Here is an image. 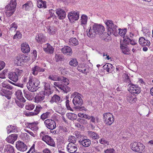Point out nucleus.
<instances>
[{"mask_svg": "<svg viewBox=\"0 0 153 153\" xmlns=\"http://www.w3.org/2000/svg\"><path fill=\"white\" fill-rule=\"evenodd\" d=\"M54 85L65 93H67L71 91L70 88H68L65 86H64L63 84H61L59 82H55L54 83Z\"/></svg>", "mask_w": 153, "mask_h": 153, "instance_id": "12", "label": "nucleus"}, {"mask_svg": "<svg viewBox=\"0 0 153 153\" xmlns=\"http://www.w3.org/2000/svg\"><path fill=\"white\" fill-rule=\"evenodd\" d=\"M62 101V100L59 96L56 94H54L51 97L50 102L51 103H53L55 102L59 105Z\"/></svg>", "mask_w": 153, "mask_h": 153, "instance_id": "21", "label": "nucleus"}, {"mask_svg": "<svg viewBox=\"0 0 153 153\" xmlns=\"http://www.w3.org/2000/svg\"><path fill=\"white\" fill-rule=\"evenodd\" d=\"M12 94V92L7 89L2 88L0 91V95L2 96H4L7 99L9 100L11 98L10 96Z\"/></svg>", "mask_w": 153, "mask_h": 153, "instance_id": "16", "label": "nucleus"}, {"mask_svg": "<svg viewBox=\"0 0 153 153\" xmlns=\"http://www.w3.org/2000/svg\"><path fill=\"white\" fill-rule=\"evenodd\" d=\"M17 134H11L6 138V140L8 143L13 144L14 141L17 139Z\"/></svg>", "mask_w": 153, "mask_h": 153, "instance_id": "27", "label": "nucleus"}, {"mask_svg": "<svg viewBox=\"0 0 153 153\" xmlns=\"http://www.w3.org/2000/svg\"><path fill=\"white\" fill-rule=\"evenodd\" d=\"M23 72L22 70L16 69L15 72H10L9 73L8 78L13 82H16L18 80L19 76L21 75Z\"/></svg>", "mask_w": 153, "mask_h": 153, "instance_id": "5", "label": "nucleus"}, {"mask_svg": "<svg viewBox=\"0 0 153 153\" xmlns=\"http://www.w3.org/2000/svg\"><path fill=\"white\" fill-rule=\"evenodd\" d=\"M7 72V71L5 70L2 73H0V78L1 79L5 78V76Z\"/></svg>", "mask_w": 153, "mask_h": 153, "instance_id": "61", "label": "nucleus"}, {"mask_svg": "<svg viewBox=\"0 0 153 153\" xmlns=\"http://www.w3.org/2000/svg\"><path fill=\"white\" fill-rule=\"evenodd\" d=\"M81 105H78L76 106H75L74 108L76 109H78L79 111H82L83 110L86 111L85 108L84 106H81Z\"/></svg>", "mask_w": 153, "mask_h": 153, "instance_id": "57", "label": "nucleus"}, {"mask_svg": "<svg viewBox=\"0 0 153 153\" xmlns=\"http://www.w3.org/2000/svg\"><path fill=\"white\" fill-rule=\"evenodd\" d=\"M72 102L75 106L82 105L83 103V101L81 97H77L74 98Z\"/></svg>", "mask_w": 153, "mask_h": 153, "instance_id": "20", "label": "nucleus"}, {"mask_svg": "<svg viewBox=\"0 0 153 153\" xmlns=\"http://www.w3.org/2000/svg\"><path fill=\"white\" fill-rule=\"evenodd\" d=\"M131 145V149L133 151L140 153L142 152L145 147L143 144L138 142H134Z\"/></svg>", "mask_w": 153, "mask_h": 153, "instance_id": "7", "label": "nucleus"}, {"mask_svg": "<svg viewBox=\"0 0 153 153\" xmlns=\"http://www.w3.org/2000/svg\"><path fill=\"white\" fill-rule=\"evenodd\" d=\"M120 48L121 50L122 53L125 54H128L130 51L129 49L127 46L124 45V44L121 41L120 42Z\"/></svg>", "mask_w": 153, "mask_h": 153, "instance_id": "24", "label": "nucleus"}, {"mask_svg": "<svg viewBox=\"0 0 153 153\" xmlns=\"http://www.w3.org/2000/svg\"><path fill=\"white\" fill-rule=\"evenodd\" d=\"M31 152V153H42L40 152H37V151L35 150V145L33 144L29 150L26 153H30Z\"/></svg>", "mask_w": 153, "mask_h": 153, "instance_id": "47", "label": "nucleus"}, {"mask_svg": "<svg viewBox=\"0 0 153 153\" xmlns=\"http://www.w3.org/2000/svg\"><path fill=\"white\" fill-rule=\"evenodd\" d=\"M16 147L17 149L22 152L26 151L27 149L26 145L24 143L20 141L16 142Z\"/></svg>", "mask_w": 153, "mask_h": 153, "instance_id": "13", "label": "nucleus"}, {"mask_svg": "<svg viewBox=\"0 0 153 153\" xmlns=\"http://www.w3.org/2000/svg\"><path fill=\"white\" fill-rule=\"evenodd\" d=\"M45 90L44 91H42L45 92L47 94V96H49L52 93L50 88V83L47 82H44Z\"/></svg>", "mask_w": 153, "mask_h": 153, "instance_id": "22", "label": "nucleus"}, {"mask_svg": "<svg viewBox=\"0 0 153 153\" xmlns=\"http://www.w3.org/2000/svg\"><path fill=\"white\" fill-rule=\"evenodd\" d=\"M77 121L82 124H85L87 123V120L84 119L79 118Z\"/></svg>", "mask_w": 153, "mask_h": 153, "instance_id": "56", "label": "nucleus"}, {"mask_svg": "<svg viewBox=\"0 0 153 153\" xmlns=\"http://www.w3.org/2000/svg\"><path fill=\"white\" fill-rule=\"evenodd\" d=\"M67 151L69 153H74L77 150V147L75 144L69 143L67 146Z\"/></svg>", "mask_w": 153, "mask_h": 153, "instance_id": "15", "label": "nucleus"}, {"mask_svg": "<svg viewBox=\"0 0 153 153\" xmlns=\"http://www.w3.org/2000/svg\"><path fill=\"white\" fill-rule=\"evenodd\" d=\"M37 7L39 8L43 7L44 8H47L46 2L42 0H37Z\"/></svg>", "mask_w": 153, "mask_h": 153, "instance_id": "32", "label": "nucleus"}, {"mask_svg": "<svg viewBox=\"0 0 153 153\" xmlns=\"http://www.w3.org/2000/svg\"><path fill=\"white\" fill-rule=\"evenodd\" d=\"M66 115L69 120L72 121L76 120L77 118V116L76 114L72 113H68Z\"/></svg>", "mask_w": 153, "mask_h": 153, "instance_id": "35", "label": "nucleus"}, {"mask_svg": "<svg viewBox=\"0 0 153 153\" xmlns=\"http://www.w3.org/2000/svg\"><path fill=\"white\" fill-rule=\"evenodd\" d=\"M105 24L107 26L108 34L109 35L111 34L115 36L117 35V26L114 25L112 21L108 20Z\"/></svg>", "mask_w": 153, "mask_h": 153, "instance_id": "3", "label": "nucleus"}, {"mask_svg": "<svg viewBox=\"0 0 153 153\" xmlns=\"http://www.w3.org/2000/svg\"><path fill=\"white\" fill-rule=\"evenodd\" d=\"M22 34H20L19 32H17L16 34L14 35L13 38L14 39H20L21 38Z\"/></svg>", "mask_w": 153, "mask_h": 153, "instance_id": "58", "label": "nucleus"}, {"mask_svg": "<svg viewBox=\"0 0 153 153\" xmlns=\"http://www.w3.org/2000/svg\"><path fill=\"white\" fill-rule=\"evenodd\" d=\"M24 102H22L20 100H16V103L18 106L19 107H22L24 105L23 103Z\"/></svg>", "mask_w": 153, "mask_h": 153, "instance_id": "54", "label": "nucleus"}, {"mask_svg": "<svg viewBox=\"0 0 153 153\" xmlns=\"http://www.w3.org/2000/svg\"><path fill=\"white\" fill-rule=\"evenodd\" d=\"M23 136H22V138L24 140H28L29 138V136L26 133H23Z\"/></svg>", "mask_w": 153, "mask_h": 153, "instance_id": "63", "label": "nucleus"}, {"mask_svg": "<svg viewBox=\"0 0 153 153\" xmlns=\"http://www.w3.org/2000/svg\"><path fill=\"white\" fill-rule=\"evenodd\" d=\"M32 6V2L30 1H29L23 5V7L27 10H28L30 7H31Z\"/></svg>", "mask_w": 153, "mask_h": 153, "instance_id": "42", "label": "nucleus"}, {"mask_svg": "<svg viewBox=\"0 0 153 153\" xmlns=\"http://www.w3.org/2000/svg\"><path fill=\"white\" fill-rule=\"evenodd\" d=\"M88 134L90 137L94 139H98L100 138L99 135L95 132L91 131H88Z\"/></svg>", "mask_w": 153, "mask_h": 153, "instance_id": "34", "label": "nucleus"}, {"mask_svg": "<svg viewBox=\"0 0 153 153\" xmlns=\"http://www.w3.org/2000/svg\"><path fill=\"white\" fill-rule=\"evenodd\" d=\"M15 95L17 99L20 100L22 102H25V100L22 96V93L20 90H19L16 91Z\"/></svg>", "mask_w": 153, "mask_h": 153, "instance_id": "30", "label": "nucleus"}, {"mask_svg": "<svg viewBox=\"0 0 153 153\" xmlns=\"http://www.w3.org/2000/svg\"><path fill=\"white\" fill-rule=\"evenodd\" d=\"M61 52L64 54L71 56L72 54L71 48L70 47L66 46L61 49Z\"/></svg>", "mask_w": 153, "mask_h": 153, "instance_id": "14", "label": "nucleus"}, {"mask_svg": "<svg viewBox=\"0 0 153 153\" xmlns=\"http://www.w3.org/2000/svg\"><path fill=\"white\" fill-rule=\"evenodd\" d=\"M39 81L36 78H30L27 83V86L28 90L32 92L36 91L39 87Z\"/></svg>", "mask_w": 153, "mask_h": 153, "instance_id": "2", "label": "nucleus"}, {"mask_svg": "<svg viewBox=\"0 0 153 153\" xmlns=\"http://www.w3.org/2000/svg\"><path fill=\"white\" fill-rule=\"evenodd\" d=\"M105 123L108 125H111L114 121V118L113 117H109L105 119Z\"/></svg>", "mask_w": 153, "mask_h": 153, "instance_id": "41", "label": "nucleus"}, {"mask_svg": "<svg viewBox=\"0 0 153 153\" xmlns=\"http://www.w3.org/2000/svg\"><path fill=\"white\" fill-rule=\"evenodd\" d=\"M79 12L74 11H71L69 12L68 15V17L69 20L71 22L77 20L79 18Z\"/></svg>", "mask_w": 153, "mask_h": 153, "instance_id": "9", "label": "nucleus"}, {"mask_svg": "<svg viewBox=\"0 0 153 153\" xmlns=\"http://www.w3.org/2000/svg\"><path fill=\"white\" fill-rule=\"evenodd\" d=\"M130 38L128 36L126 37L125 38H124L123 41V43L124 44V45L127 46L130 43Z\"/></svg>", "mask_w": 153, "mask_h": 153, "instance_id": "48", "label": "nucleus"}, {"mask_svg": "<svg viewBox=\"0 0 153 153\" xmlns=\"http://www.w3.org/2000/svg\"><path fill=\"white\" fill-rule=\"evenodd\" d=\"M69 64L71 65L74 67H76L78 65V62L76 59H72L69 62Z\"/></svg>", "mask_w": 153, "mask_h": 153, "instance_id": "44", "label": "nucleus"}, {"mask_svg": "<svg viewBox=\"0 0 153 153\" xmlns=\"http://www.w3.org/2000/svg\"><path fill=\"white\" fill-rule=\"evenodd\" d=\"M55 59L56 62L63 61L65 59L64 56L61 54H56Z\"/></svg>", "mask_w": 153, "mask_h": 153, "instance_id": "37", "label": "nucleus"}, {"mask_svg": "<svg viewBox=\"0 0 153 153\" xmlns=\"http://www.w3.org/2000/svg\"><path fill=\"white\" fill-rule=\"evenodd\" d=\"M108 69L107 70L108 72H111L113 71L114 69V67L111 64L108 63Z\"/></svg>", "mask_w": 153, "mask_h": 153, "instance_id": "51", "label": "nucleus"}, {"mask_svg": "<svg viewBox=\"0 0 153 153\" xmlns=\"http://www.w3.org/2000/svg\"><path fill=\"white\" fill-rule=\"evenodd\" d=\"M45 96H47V94L43 91H41L36 95L35 97V102L37 103H41L42 102H45L44 101H43L45 99Z\"/></svg>", "mask_w": 153, "mask_h": 153, "instance_id": "10", "label": "nucleus"}, {"mask_svg": "<svg viewBox=\"0 0 153 153\" xmlns=\"http://www.w3.org/2000/svg\"><path fill=\"white\" fill-rule=\"evenodd\" d=\"M42 109V107L40 105H38L36 106L35 109L34 111L31 112L29 114V115L30 116L35 115L38 114L40 111Z\"/></svg>", "mask_w": 153, "mask_h": 153, "instance_id": "29", "label": "nucleus"}, {"mask_svg": "<svg viewBox=\"0 0 153 153\" xmlns=\"http://www.w3.org/2000/svg\"><path fill=\"white\" fill-rule=\"evenodd\" d=\"M24 96L25 98L29 100H32V97L31 93L27 91L24 90L23 91Z\"/></svg>", "mask_w": 153, "mask_h": 153, "instance_id": "39", "label": "nucleus"}, {"mask_svg": "<svg viewBox=\"0 0 153 153\" xmlns=\"http://www.w3.org/2000/svg\"><path fill=\"white\" fill-rule=\"evenodd\" d=\"M68 140L69 142H70L69 143L75 144L76 141V139L75 136L71 135L69 137Z\"/></svg>", "mask_w": 153, "mask_h": 153, "instance_id": "43", "label": "nucleus"}, {"mask_svg": "<svg viewBox=\"0 0 153 153\" xmlns=\"http://www.w3.org/2000/svg\"><path fill=\"white\" fill-rule=\"evenodd\" d=\"M88 17L85 14L82 15L81 17L80 23L81 25H85L87 24Z\"/></svg>", "mask_w": 153, "mask_h": 153, "instance_id": "38", "label": "nucleus"}, {"mask_svg": "<svg viewBox=\"0 0 153 153\" xmlns=\"http://www.w3.org/2000/svg\"><path fill=\"white\" fill-rule=\"evenodd\" d=\"M79 142L80 144L85 147L89 146L91 144V141L89 139H86L84 137L80 139Z\"/></svg>", "mask_w": 153, "mask_h": 153, "instance_id": "19", "label": "nucleus"}, {"mask_svg": "<svg viewBox=\"0 0 153 153\" xmlns=\"http://www.w3.org/2000/svg\"><path fill=\"white\" fill-rule=\"evenodd\" d=\"M48 28L47 32L50 34H53L55 33V29L50 27H48Z\"/></svg>", "mask_w": 153, "mask_h": 153, "instance_id": "52", "label": "nucleus"}, {"mask_svg": "<svg viewBox=\"0 0 153 153\" xmlns=\"http://www.w3.org/2000/svg\"><path fill=\"white\" fill-rule=\"evenodd\" d=\"M14 62L17 66H21L22 65H23L24 63V59L22 55L16 57L14 60Z\"/></svg>", "mask_w": 153, "mask_h": 153, "instance_id": "25", "label": "nucleus"}, {"mask_svg": "<svg viewBox=\"0 0 153 153\" xmlns=\"http://www.w3.org/2000/svg\"><path fill=\"white\" fill-rule=\"evenodd\" d=\"M4 153H15L13 147L9 144L5 146Z\"/></svg>", "mask_w": 153, "mask_h": 153, "instance_id": "26", "label": "nucleus"}, {"mask_svg": "<svg viewBox=\"0 0 153 153\" xmlns=\"http://www.w3.org/2000/svg\"><path fill=\"white\" fill-rule=\"evenodd\" d=\"M45 68H41L37 65H35L32 68V74L34 75H36L39 72H44Z\"/></svg>", "mask_w": 153, "mask_h": 153, "instance_id": "17", "label": "nucleus"}, {"mask_svg": "<svg viewBox=\"0 0 153 153\" xmlns=\"http://www.w3.org/2000/svg\"><path fill=\"white\" fill-rule=\"evenodd\" d=\"M2 87L11 90L13 88V87L8 84H7L6 82H4L2 83Z\"/></svg>", "mask_w": 153, "mask_h": 153, "instance_id": "49", "label": "nucleus"}, {"mask_svg": "<svg viewBox=\"0 0 153 153\" xmlns=\"http://www.w3.org/2000/svg\"><path fill=\"white\" fill-rule=\"evenodd\" d=\"M119 30L118 34L121 36H124L127 31V30L126 28L124 29H118Z\"/></svg>", "mask_w": 153, "mask_h": 153, "instance_id": "46", "label": "nucleus"}, {"mask_svg": "<svg viewBox=\"0 0 153 153\" xmlns=\"http://www.w3.org/2000/svg\"><path fill=\"white\" fill-rule=\"evenodd\" d=\"M51 115V112H47L45 113L42 114L41 116V119L42 120H44L46 119L49 118Z\"/></svg>", "mask_w": 153, "mask_h": 153, "instance_id": "40", "label": "nucleus"}, {"mask_svg": "<svg viewBox=\"0 0 153 153\" xmlns=\"http://www.w3.org/2000/svg\"><path fill=\"white\" fill-rule=\"evenodd\" d=\"M56 13L59 19H62L65 18L66 13L65 11L63 10L58 8L56 10Z\"/></svg>", "mask_w": 153, "mask_h": 153, "instance_id": "18", "label": "nucleus"}, {"mask_svg": "<svg viewBox=\"0 0 153 153\" xmlns=\"http://www.w3.org/2000/svg\"><path fill=\"white\" fill-rule=\"evenodd\" d=\"M89 67L88 65L86 67L84 66L83 67L81 68L82 70L81 71V72H82V73L86 75L89 72Z\"/></svg>", "mask_w": 153, "mask_h": 153, "instance_id": "45", "label": "nucleus"}, {"mask_svg": "<svg viewBox=\"0 0 153 153\" xmlns=\"http://www.w3.org/2000/svg\"><path fill=\"white\" fill-rule=\"evenodd\" d=\"M36 39L38 42L41 43L45 42V37L43 34H39L37 36H36Z\"/></svg>", "mask_w": 153, "mask_h": 153, "instance_id": "33", "label": "nucleus"}, {"mask_svg": "<svg viewBox=\"0 0 153 153\" xmlns=\"http://www.w3.org/2000/svg\"><path fill=\"white\" fill-rule=\"evenodd\" d=\"M104 27L100 24L94 23L92 27H89L87 31V35L90 37H94L97 34H102L104 31Z\"/></svg>", "mask_w": 153, "mask_h": 153, "instance_id": "1", "label": "nucleus"}, {"mask_svg": "<svg viewBox=\"0 0 153 153\" xmlns=\"http://www.w3.org/2000/svg\"><path fill=\"white\" fill-rule=\"evenodd\" d=\"M99 142L100 143L103 145L106 144H107L108 145V142L104 138H102L99 140Z\"/></svg>", "mask_w": 153, "mask_h": 153, "instance_id": "59", "label": "nucleus"}, {"mask_svg": "<svg viewBox=\"0 0 153 153\" xmlns=\"http://www.w3.org/2000/svg\"><path fill=\"white\" fill-rule=\"evenodd\" d=\"M69 100H67L66 101V106L68 110H70L71 111H73L71 108L70 107L69 104Z\"/></svg>", "mask_w": 153, "mask_h": 153, "instance_id": "62", "label": "nucleus"}, {"mask_svg": "<svg viewBox=\"0 0 153 153\" xmlns=\"http://www.w3.org/2000/svg\"><path fill=\"white\" fill-rule=\"evenodd\" d=\"M60 80L61 82V84H63L64 86H65L67 87L70 88L67 85H68L69 83V80L67 78L62 77V78H60Z\"/></svg>", "mask_w": 153, "mask_h": 153, "instance_id": "36", "label": "nucleus"}, {"mask_svg": "<svg viewBox=\"0 0 153 153\" xmlns=\"http://www.w3.org/2000/svg\"><path fill=\"white\" fill-rule=\"evenodd\" d=\"M40 137L42 140L45 141L48 145L53 147H54L55 143L53 139L48 135L46 134L45 132L42 131L41 132Z\"/></svg>", "mask_w": 153, "mask_h": 153, "instance_id": "6", "label": "nucleus"}, {"mask_svg": "<svg viewBox=\"0 0 153 153\" xmlns=\"http://www.w3.org/2000/svg\"><path fill=\"white\" fill-rule=\"evenodd\" d=\"M139 42L140 45L142 46H147L149 47L150 45L149 41L146 40L143 37H141L139 38Z\"/></svg>", "mask_w": 153, "mask_h": 153, "instance_id": "23", "label": "nucleus"}, {"mask_svg": "<svg viewBox=\"0 0 153 153\" xmlns=\"http://www.w3.org/2000/svg\"><path fill=\"white\" fill-rule=\"evenodd\" d=\"M16 6V1L11 0L9 4L7 5L5 9L6 10L5 13L6 15L8 17H10L14 13Z\"/></svg>", "mask_w": 153, "mask_h": 153, "instance_id": "4", "label": "nucleus"}, {"mask_svg": "<svg viewBox=\"0 0 153 153\" xmlns=\"http://www.w3.org/2000/svg\"><path fill=\"white\" fill-rule=\"evenodd\" d=\"M35 105L33 104H28L25 106L26 109L28 110H31L34 108Z\"/></svg>", "mask_w": 153, "mask_h": 153, "instance_id": "53", "label": "nucleus"}, {"mask_svg": "<svg viewBox=\"0 0 153 153\" xmlns=\"http://www.w3.org/2000/svg\"><path fill=\"white\" fill-rule=\"evenodd\" d=\"M105 153H115V150L113 148H109L105 150L104 152Z\"/></svg>", "mask_w": 153, "mask_h": 153, "instance_id": "55", "label": "nucleus"}, {"mask_svg": "<svg viewBox=\"0 0 153 153\" xmlns=\"http://www.w3.org/2000/svg\"><path fill=\"white\" fill-rule=\"evenodd\" d=\"M21 50L24 53H28L30 51L28 45L26 43H23L21 45Z\"/></svg>", "mask_w": 153, "mask_h": 153, "instance_id": "28", "label": "nucleus"}, {"mask_svg": "<svg viewBox=\"0 0 153 153\" xmlns=\"http://www.w3.org/2000/svg\"><path fill=\"white\" fill-rule=\"evenodd\" d=\"M36 122H35L33 123H28L27 126L30 128H32L36 125Z\"/></svg>", "mask_w": 153, "mask_h": 153, "instance_id": "60", "label": "nucleus"}, {"mask_svg": "<svg viewBox=\"0 0 153 153\" xmlns=\"http://www.w3.org/2000/svg\"><path fill=\"white\" fill-rule=\"evenodd\" d=\"M44 123L46 127L51 130H53L56 128V123L53 120L51 119H47L45 121Z\"/></svg>", "mask_w": 153, "mask_h": 153, "instance_id": "8", "label": "nucleus"}, {"mask_svg": "<svg viewBox=\"0 0 153 153\" xmlns=\"http://www.w3.org/2000/svg\"><path fill=\"white\" fill-rule=\"evenodd\" d=\"M69 42L72 43L75 46L78 45L79 44L78 41L75 38H71L69 40Z\"/></svg>", "mask_w": 153, "mask_h": 153, "instance_id": "50", "label": "nucleus"}, {"mask_svg": "<svg viewBox=\"0 0 153 153\" xmlns=\"http://www.w3.org/2000/svg\"><path fill=\"white\" fill-rule=\"evenodd\" d=\"M32 54L33 59H35L37 56V51L36 50H33L32 53Z\"/></svg>", "mask_w": 153, "mask_h": 153, "instance_id": "64", "label": "nucleus"}, {"mask_svg": "<svg viewBox=\"0 0 153 153\" xmlns=\"http://www.w3.org/2000/svg\"><path fill=\"white\" fill-rule=\"evenodd\" d=\"M129 87V91L132 93L133 94H139L141 91L140 88L137 85H134L132 83Z\"/></svg>", "mask_w": 153, "mask_h": 153, "instance_id": "11", "label": "nucleus"}, {"mask_svg": "<svg viewBox=\"0 0 153 153\" xmlns=\"http://www.w3.org/2000/svg\"><path fill=\"white\" fill-rule=\"evenodd\" d=\"M46 45L47 48H43L44 51L48 53H53L54 48L49 43H47Z\"/></svg>", "mask_w": 153, "mask_h": 153, "instance_id": "31", "label": "nucleus"}]
</instances>
